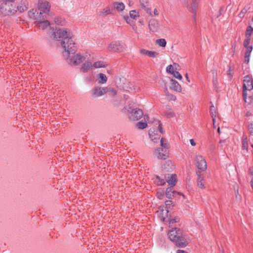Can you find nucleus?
<instances>
[{"label":"nucleus","instance_id":"bf43d9fd","mask_svg":"<svg viewBox=\"0 0 253 253\" xmlns=\"http://www.w3.org/2000/svg\"><path fill=\"white\" fill-rule=\"evenodd\" d=\"M249 173L251 175L253 176V167H250L249 169Z\"/></svg>","mask_w":253,"mask_h":253},{"label":"nucleus","instance_id":"f8f14e48","mask_svg":"<svg viewBox=\"0 0 253 253\" xmlns=\"http://www.w3.org/2000/svg\"><path fill=\"white\" fill-rule=\"evenodd\" d=\"M85 58L80 54H77L70 58V63L74 65H78L85 60Z\"/></svg>","mask_w":253,"mask_h":253},{"label":"nucleus","instance_id":"6e6d98bb","mask_svg":"<svg viewBox=\"0 0 253 253\" xmlns=\"http://www.w3.org/2000/svg\"><path fill=\"white\" fill-rule=\"evenodd\" d=\"M149 51V50H147L146 49H142L140 50V53L141 54L148 55Z\"/></svg>","mask_w":253,"mask_h":253},{"label":"nucleus","instance_id":"c9c22d12","mask_svg":"<svg viewBox=\"0 0 253 253\" xmlns=\"http://www.w3.org/2000/svg\"><path fill=\"white\" fill-rule=\"evenodd\" d=\"M197 186L201 189L205 188L204 179L203 178L197 179Z\"/></svg>","mask_w":253,"mask_h":253},{"label":"nucleus","instance_id":"ea45409f","mask_svg":"<svg viewBox=\"0 0 253 253\" xmlns=\"http://www.w3.org/2000/svg\"><path fill=\"white\" fill-rule=\"evenodd\" d=\"M165 195V193L163 190L158 191L157 193V198L160 200L163 199Z\"/></svg>","mask_w":253,"mask_h":253},{"label":"nucleus","instance_id":"338daca9","mask_svg":"<svg viewBox=\"0 0 253 253\" xmlns=\"http://www.w3.org/2000/svg\"><path fill=\"white\" fill-rule=\"evenodd\" d=\"M212 83H213V84L214 85V86L215 87H216V84H217V80H213V81H212Z\"/></svg>","mask_w":253,"mask_h":253},{"label":"nucleus","instance_id":"2f4dec72","mask_svg":"<svg viewBox=\"0 0 253 253\" xmlns=\"http://www.w3.org/2000/svg\"><path fill=\"white\" fill-rule=\"evenodd\" d=\"M93 66L95 68H104L106 67V64L102 61H98L95 62L93 64Z\"/></svg>","mask_w":253,"mask_h":253},{"label":"nucleus","instance_id":"3c124183","mask_svg":"<svg viewBox=\"0 0 253 253\" xmlns=\"http://www.w3.org/2000/svg\"><path fill=\"white\" fill-rule=\"evenodd\" d=\"M247 12V9L246 8H244L240 12V13H239V16L240 17H244V15Z\"/></svg>","mask_w":253,"mask_h":253},{"label":"nucleus","instance_id":"a211bd4d","mask_svg":"<svg viewBox=\"0 0 253 253\" xmlns=\"http://www.w3.org/2000/svg\"><path fill=\"white\" fill-rule=\"evenodd\" d=\"M92 67V65L91 62L86 61L82 65L80 68V70L83 73H86L91 69Z\"/></svg>","mask_w":253,"mask_h":253},{"label":"nucleus","instance_id":"473e14b6","mask_svg":"<svg viewBox=\"0 0 253 253\" xmlns=\"http://www.w3.org/2000/svg\"><path fill=\"white\" fill-rule=\"evenodd\" d=\"M156 43L159 45V46L165 47L167 44V42L164 39H158L156 41Z\"/></svg>","mask_w":253,"mask_h":253},{"label":"nucleus","instance_id":"1a4fd4ad","mask_svg":"<svg viewBox=\"0 0 253 253\" xmlns=\"http://www.w3.org/2000/svg\"><path fill=\"white\" fill-rule=\"evenodd\" d=\"M166 204V212L165 215L164 214V210H162L160 213V217L161 218V220L163 221H166V217L165 216L166 215V217L169 216V210L171 209V207H173L174 206V204L173 202L171 200H167L165 202Z\"/></svg>","mask_w":253,"mask_h":253},{"label":"nucleus","instance_id":"ddd939ff","mask_svg":"<svg viewBox=\"0 0 253 253\" xmlns=\"http://www.w3.org/2000/svg\"><path fill=\"white\" fill-rule=\"evenodd\" d=\"M108 90L107 87H94L93 89V94L96 97H98L106 93Z\"/></svg>","mask_w":253,"mask_h":253},{"label":"nucleus","instance_id":"9b49d317","mask_svg":"<svg viewBox=\"0 0 253 253\" xmlns=\"http://www.w3.org/2000/svg\"><path fill=\"white\" fill-rule=\"evenodd\" d=\"M198 6V0H192V3L190 6H188V10L193 13V21L195 22L197 9Z\"/></svg>","mask_w":253,"mask_h":253},{"label":"nucleus","instance_id":"864d4df0","mask_svg":"<svg viewBox=\"0 0 253 253\" xmlns=\"http://www.w3.org/2000/svg\"><path fill=\"white\" fill-rule=\"evenodd\" d=\"M253 97L252 96H249L248 98H247V101H245V102L249 104H251L253 102Z\"/></svg>","mask_w":253,"mask_h":253},{"label":"nucleus","instance_id":"aec40b11","mask_svg":"<svg viewBox=\"0 0 253 253\" xmlns=\"http://www.w3.org/2000/svg\"><path fill=\"white\" fill-rule=\"evenodd\" d=\"M139 2L141 7L143 9H144L147 13L152 16L151 9L150 8L147 7V5H145V4H147L148 3V0H139Z\"/></svg>","mask_w":253,"mask_h":253},{"label":"nucleus","instance_id":"f3484780","mask_svg":"<svg viewBox=\"0 0 253 253\" xmlns=\"http://www.w3.org/2000/svg\"><path fill=\"white\" fill-rule=\"evenodd\" d=\"M28 13L29 17L34 19H37L38 20L39 19L42 18V16L40 15L39 12L37 9H32Z\"/></svg>","mask_w":253,"mask_h":253},{"label":"nucleus","instance_id":"4be33fe9","mask_svg":"<svg viewBox=\"0 0 253 253\" xmlns=\"http://www.w3.org/2000/svg\"><path fill=\"white\" fill-rule=\"evenodd\" d=\"M177 176L175 174H171L170 176V179L167 180V182L169 185H170V187H173L175 186L177 182Z\"/></svg>","mask_w":253,"mask_h":253},{"label":"nucleus","instance_id":"052dcab7","mask_svg":"<svg viewBox=\"0 0 253 253\" xmlns=\"http://www.w3.org/2000/svg\"><path fill=\"white\" fill-rule=\"evenodd\" d=\"M171 174H166L165 176V179L166 180V181L167 182V180H168L169 179H170V176Z\"/></svg>","mask_w":253,"mask_h":253},{"label":"nucleus","instance_id":"c85d7f7f","mask_svg":"<svg viewBox=\"0 0 253 253\" xmlns=\"http://www.w3.org/2000/svg\"><path fill=\"white\" fill-rule=\"evenodd\" d=\"M155 178L156 179V183L159 186H164L166 184V181L165 179L161 178L159 175H156Z\"/></svg>","mask_w":253,"mask_h":253},{"label":"nucleus","instance_id":"393cba45","mask_svg":"<svg viewBox=\"0 0 253 253\" xmlns=\"http://www.w3.org/2000/svg\"><path fill=\"white\" fill-rule=\"evenodd\" d=\"M113 9L112 8L111 9L109 6H107L102 10L101 14L103 16H106L108 14H113Z\"/></svg>","mask_w":253,"mask_h":253},{"label":"nucleus","instance_id":"72a5a7b5","mask_svg":"<svg viewBox=\"0 0 253 253\" xmlns=\"http://www.w3.org/2000/svg\"><path fill=\"white\" fill-rule=\"evenodd\" d=\"M252 50H246L245 53V60L244 62L246 64H248L250 61V57L251 55V53Z\"/></svg>","mask_w":253,"mask_h":253},{"label":"nucleus","instance_id":"49530a36","mask_svg":"<svg viewBox=\"0 0 253 253\" xmlns=\"http://www.w3.org/2000/svg\"><path fill=\"white\" fill-rule=\"evenodd\" d=\"M158 123L159 124L158 129L160 132H161L162 134H164L165 133V130L163 128L162 124L161 123L160 121H158Z\"/></svg>","mask_w":253,"mask_h":253},{"label":"nucleus","instance_id":"6ab92c4d","mask_svg":"<svg viewBox=\"0 0 253 253\" xmlns=\"http://www.w3.org/2000/svg\"><path fill=\"white\" fill-rule=\"evenodd\" d=\"M27 2L26 0H22L21 5H16V11H19L20 12H23L27 10L28 7L27 6Z\"/></svg>","mask_w":253,"mask_h":253},{"label":"nucleus","instance_id":"4c0bfd02","mask_svg":"<svg viewBox=\"0 0 253 253\" xmlns=\"http://www.w3.org/2000/svg\"><path fill=\"white\" fill-rule=\"evenodd\" d=\"M164 151H162L161 148H158L155 150V154L158 158V156H160L161 157H162L163 155L165 154V153H164Z\"/></svg>","mask_w":253,"mask_h":253},{"label":"nucleus","instance_id":"f257e3e1","mask_svg":"<svg viewBox=\"0 0 253 253\" xmlns=\"http://www.w3.org/2000/svg\"><path fill=\"white\" fill-rule=\"evenodd\" d=\"M72 33L66 28H55L52 34L53 38L61 41V44L68 54H74L77 50L75 42L72 39Z\"/></svg>","mask_w":253,"mask_h":253},{"label":"nucleus","instance_id":"09e8293b","mask_svg":"<svg viewBox=\"0 0 253 253\" xmlns=\"http://www.w3.org/2000/svg\"><path fill=\"white\" fill-rule=\"evenodd\" d=\"M15 0H0V3H7L11 4H15Z\"/></svg>","mask_w":253,"mask_h":253},{"label":"nucleus","instance_id":"69168bd1","mask_svg":"<svg viewBox=\"0 0 253 253\" xmlns=\"http://www.w3.org/2000/svg\"><path fill=\"white\" fill-rule=\"evenodd\" d=\"M177 253H188L184 250H178L176 252Z\"/></svg>","mask_w":253,"mask_h":253},{"label":"nucleus","instance_id":"13d9d810","mask_svg":"<svg viewBox=\"0 0 253 253\" xmlns=\"http://www.w3.org/2000/svg\"><path fill=\"white\" fill-rule=\"evenodd\" d=\"M223 10L224 7L223 6L220 8V9L218 11V14L217 15V17H219L222 14V12Z\"/></svg>","mask_w":253,"mask_h":253},{"label":"nucleus","instance_id":"8fccbe9b","mask_svg":"<svg viewBox=\"0 0 253 253\" xmlns=\"http://www.w3.org/2000/svg\"><path fill=\"white\" fill-rule=\"evenodd\" d=\"M108 91H109V92H111V94L113 96H115L117 94V91L114 88H110L109 89H108Z\"/></svg>","mask_w":253,"mask_h":253},{"label":"nucleus","instance_id":"4d7b16f0","mask_svg":"<svg viewBox=\"0 0 253 253\" xmlns=\"http://www.w3.org/2000/svg\"><path fill=\"white\" fill-rule=\"evenodd\" d=\"M201 171H202L201 170H199H199L196 171V174H197V175L198 176V178L197 179L202 178L201 177Z\"/></svg>","mask_w":253,"mask_h":253},{"label":"nucleus","instance_id":"a18cd8bd","mask_svg":"<svg viewBox=\"0 0 253 253\" xmlns=\"http://www.w3.org/2000/svg\"><path fill=\"white\" fill-rule=\"evenodd\" d=\"M158 54H159V53L155 51H149L148 52V56H149L150 57H155Z\"/></svg>","mask_w":253,"mask_h":253},{"label":"nucleus","instance_id":"5701e85b","mask_svg":"<svg viewBox=\"0 0 253 253\" xmlns=\"http://www.w3.org/2000/svg\"><path fill=\"white\" fill-rule=\"evenodd\" d=\"M38 23L40 24V26H41L43 29H46L49 25L50 23L48 20H44L42 18L39 19L37 20Z\"/></svg>","mask_w":253,"mask_h":253},{"label":"nucleus","instance_id":"37998d69","mask_svg":"<svg viewBox=\"0 0 253 253\" xmlns=\"http://www.w3.org/2000/svg\"><path fill=\"white\" fill-rule=\"evenodd\" d=\"M242 147L244 150H246L247 152L248 151V141H242Z\"/></svg>","mask_w":253,"mask_h":253},{"label":"nucleus","instance_id":"b1692460","mask_svg":"<svg viewBox=\"0 0 253 253\" xmlns=\"http://www.w3.org/2000/svg\"><path fill=\"white\" fill-rule=\"evenodd\" d=\"M168 218V220L169 221V224L170 226H172L173 224L175 223H177L179 222L180 218L178 216H175L173 218H171V215L169 213V216L167 217Z\"/></svg>","mask_w":253,"mask_h":253},{"label":"nucleus","instance_id":"e2e57ef3","mask_svg":"<svg viewBox=\"0 0 253 253\" xmlns=\"http://www.w3.org/2000/svg\"><path fill=\"white\" fill-rule=\"evenodd\" d=\"M190 144L192 146H194L196 145V143L195 142L194 140L193 139H191L190 140Z\"/></svg>","mask_w":253,"mask_h":253},{"label":"nucleus","instance_id":"9d476101","mask_svg":"<svg viewBox=\"0 0 253 253\" xmlns=\"http://www.w3.org/2000/svg\"><path fill=\"white\" fill-rule=\"evenodd\" d=\"M143 116L142 110L139 108L133 109L129 115V118L132 121H137L140 120Z\"/></svg>","mask_w":253,"mask_h":253},{"label":"nucleus","instance_id":"7ed1b4c3","mask_svg":"<svg viewBox=\"0 0 253 253\" xmlns=\"http://www.w3.org/2000/svg\"><path fill=\"white\" fill-rule=\"evenodd\" d=\"M0 12L3 16L14 15L16 12L15 4L0 3Z\"/></svg>","mask_w":253,"mask_h":253},{"label":"nucleus","instance_id":"412c9836","mask_svg":"<svg viewBox=\"0 0 253 253\" xmlns=\"http://www.w3.org/2000/svg\"><path fill=\"white\" fill-rule=\"evenodd\" d=\"M113 7L112 8L113 10L116 9L118 11H123L125 7L124 4L123 2H114L113 3Z\"/></svg>","mask_w":253,"mask_h":253},{"label":"nucleus","instance_id":"680f3d73","mask_svg":"<svg viewBox=\"0 0 253 253\" xmlns=\"http://www.w3.org/2000/svg\"><path fill=\"white\" fill-rule=\"evenodd\" d=\"M149 130H151L153 132V134H156L157 133V130H156L155 128H151Z\"/></svg>","mask_w":253,"mask_h":253},{"label":"nucleus","instance_id":"6e6552de","mask_svg":"<svg viewBox=\"0 0 253 253\" xmlns=\"http://www.w3.org/2000/svg\"><path fill=\"white\" fill-rule=\"evenodd\" d=\"M161 146L162 151H164L165 154L162 157L160 156H158L159 159L166 160L169 157V148L168 143L167 142L166 139L165 138L162 137L161 139Z\"/></svg>","mask_w":253,"mask_h":253},{"label":"nucleus","instance_id":"39448f33","mask_svg":"<svg viewBox=\"0 0 253 253\" xmlns=\"http://www.w3.org/2000/svg\"><path fill=\"white\" fill-rule=\"evenodd\" d=\"M243 82V98L245 101H247V91L251 90L253 89V79L252 76L247 75L244 77Z\"/></svg>","mask_w":253,"mask_h":253},{"label":"nucleus","instance_id":"0eeeda50","mask_svg":"<svg viewBox=\"0 0 253 253\" xmlns=\"http://www.w3.org/2000/svg\"><path fill=\"white\" fill-rule=\"evenodd\" d=\"M195 165L197 168L201 171H205L207 168L206 161L201 155L196 156L195 159Z\"/></svg>","mask_w":253,"mask_h":253},{"label":"nucleus","instance_id":"a878e982","mask_svg":"<svg viewBox=\"0 0 253 253\" xmlns=\"http://www.w3.org/2000/svg\"><path fill=\"white\" fill-rule=\"evenodd\" d=\"M251 42V38H246L245 40L243 42V45L245 47V48H246V50H253V46L252 45H249V44Z\"/></svg>","mask_w":253,"mask_h":253},{"label":"nucleus","instance_id":"2eb2a0df","mask_svg":"<svg viewBox=\"0 0 253 253\" xmlns=\"http://www.w3.org/2000/svg\"><path fill=\"white\" fill-rule=\"evenodd\" d=\"M172 187H169L166 189L165 195L167 198L172 199L176 194V191L173 190Z\"/></svg>","mask_w":253,"mask_h":253},{"label":"nucleus","instance_id":"79ce46f5","mask_svg":"<svg viewBox=\"0 0 253 253\" xmlns=\"http://www.w3.org/2000/svg\"><path fill=\"white\" fill-rule=\"evenodd\" d=\"M136 11L135 10L130 11L129 12L130 17L131 18H132V19H136V18L137 17L139 16V15H137L136 14Z\"/></svg>","mask_w":253,"mask_h":253},{"label":"nucleus","instance_id":"f03ea898","mask_svg":"<svg viewBox=\"0 0 253 253\" xmlns=\"http://www.w3.org/2000/svg\"><path fill=\"white\" fill-rule=\"evenodd\" d=\"M168 235L169 239L178 248H185L188 245L186 234L179 228H172L168 232Z\"/></svg>","mask_w":253,"mask_h":253},{"label":"nucleus","instance_id":"0e129e2a","mask_svg":"<svg viewBox=\"0 0 253 253\" xmlns=\"http://www.w3.org/2000/svg\"><path fill=\"white\" fill-rule=\"evenodd\" d=\"M242 141H248L247 136L246 135L243 134Z\"/></svg>","mask_w":253,"mask_h":253},{"label":"nucleus","instance_id":"e433bc0d","mask_svg":"<svg viewBox=\"0 0 253 253\" xmlns=\"http://www.w3.org/2000/svg\"><path fill=\"white\" fill-rule=\"evenodd\" d=\"M136 127L139 129H144L147 126V124L145 122H139L136 125Z\"/></svg>","mask_w":253,"mask_h":253},{"label":"nucleus","instance_id":"bb28decb","mask_svg":"<svg viewBox=\"0 0 253 253\" xmlns=\"http://www.w3.org/2000/svg\"><path fill=\"white\" fill-rule=\"evenodd\" d=\"M149 135L154 142H157L158 140L160 138V135L159 134L156 133V134H153V132L151 130H149Z\"/></svg>","mask_w":253,"mask_h":253},{"label":"nucleus","instance_id":"7c9ffc66","mask_svg":"<svg viewBox=\"0 0 253 253\" xmlns=\"http://www.w3.org/2000/svg\"><path fill=\"white\" fill-rule=\"evenodd\" d=\"M210 114L212 117L213 123H214L216 118V110L213 104L210 106Z\"/></svg>","mask_w":253,"mask_h":253},{"label":"nucleus","instance_id":"603ef678","mask_svg":"<svg viewBox=\"0 0 253 253\" xmlns=\"http://www.w3.org/2000/svg\"><path fill=\"white\" fill-rule=\"evenodd\" d=\"M227 74L229 77L230 79H231L233 75L231 74V67H229V69L227 71Z\"/></svg>","mask_w":253,"mask_h":253},{"label":"nucleus","instance_id":"c03bdc74","mask_svg":"<svg viewBox=\"0 0 253 253\" xmlns=\"http://www.w3.org/2000/svg\"><path fill=\"white\" fill-rule=\"evenodd\" d=\"M172 75L174 78L179 80H181L182 79V76L178 71H175Z\"/></svg>","mask_w":253,"mask_h":253},{"label":"nucleus","instance_id":"cd10ccee","mask_svg":"<svg viewBox=\"0 0 253 253\" xmlns=\"http://www.w3.org/2000/svg\"><path fill=\"white\" fill-rule=\"evenodd\" d=\"M55 23L58 25L63 26L66 22L65 20L61 17H56L54 18Z\"/></svg>","mask_w":253,"mask_h":253},{"label":"nucleus","instance_id":"4468645a","mask_svg":"<svg viewBox=\"0 0 253 253\" xmlns=\"http://www.w3.org/2000/svg\"><path fill=\"white\" fill-rule=\"evenodd\" d=\"M171 85L170 88L177 92H181L182 88L180 84L175 80L171 79L170 80Z\"/></svg>","mask_w":253,"mask_h":253},{"label":"nucleus","instance_id":"58836bf2","mask_svg":"<svg viewBox=\"0 0 253 253\" xmlns=\"http://www.w3.org/2000/svg\"><path fill=\"white\" fill-rule=\"evenodd\" d=\"M166 71L168 73L171 75L173 74L174 72L175 71L174 70L173 66L171 65H169L167 67Z\"/></svg>","mask_w":253,"mask_h":253},{"label":"nucleus","instance_id":"423d86ee","mask_svg":"<svg viewBox=\"0 0 253 253\" xmlns=\"http://www.w3.org/2000/svg\"><path fill=\"white\" fill-rule=\"evenodd\" d=\"M126 44L119 41L112 42L108 46V49L110 51L120 52L126 48Z\"/></svg>","mask_w":253,"mask_h":253},{"label":"nucleus","instance_id":"dca6fc26","mask_svg":"<svg viewBox=\"0 0 253 253\" xmlns=\"http://www.w3.org/2000/svg\"><path fill=\"white\" fill-rule=\"evenodd\" d=\"M159 28V24L155 20H150L149 23V28L153 32H157Z\"/></svg>","mask_w":253,"mask_h":253},{"label":"nucleus","instance_id":"f704fd0d","mask_svg":"<svg viewBox=\"0 0 253 253\" xmlns=\"http://www.w3.org/2000/svg\"><path fill=\"white\" fill-rule=\"evenodd\" d=\"M253 31V28L251 26H248L246 29V33H245V37L246 38L250 37Z\"/></svg>","mask_w":253,"mask_h":253},{"label":"nucleus","instance_id":"5fc2aeb1","mask_svg":"<svg viewBox=\"0 0 253 253\" xmlns=\"http://www.w3.org/2000/svg\"><path fill=\"white\" fill-rule=\"evenodd\" d=\"M168 96L169 97V100L175 101L176 99V97L175 96L172 94H169Z\"/></svg>","mask_w":253,"mask_h":253},{"label":"nucleus","instance_id":"c756f323","mask_svg":"<svg viewBox=\"0 0 253 253\" xmlns=\"http://www.w3.org/2000/svg\"><path fill=\"white\" fill-rule=\"evenodd\" d=\"M98 76H99L98 83L104 84L107 82V78L105 74H104L103 73H100V74H99Z\"/></svg>","mask_w":253,"mask_h":253},{"label":"nucleus","instance_id":"a19ab883","mask_svg":"<svg viewBox=\"0 0 253 253\" xmlns=\"http://www.w3.org/2000/svg\"><path fill=\"white\" fill-rule=\"evenodd\" d=\"M248 129L250 132V134L253 136V122L249 124Z\"/></svg>","mask_w":253,"mask_h":253},{"label":"nucleus","instance_id":"774afa93","mask_svg":"<svg viewBox=\"0 0 253 253\" xmlns=\"http://www.w3.org/2000/svg\"><path fill=\"white\" fill-rule=\"evenodd\" d=\"M251 116H252V114L250 111H248L246 114V116L247 117Z\"/></svg>","mask_w":253,"mask_h":253},{"label":"nucleus","instance_id":"20e7f679","mask_svg":"<svg viewBox=\"0 0 253 253\" xmlns=\"http://www.w3.org/2000/svg\"><path fill=\"white\" fill-rule=\"evenodd\" d=\"M38 8L39 14L42 16V19L46 18L47 14L49 12L50 8L49 3L45 0H39Z\"/></svg>","mask_w":253,"mask_h":253},{"label":"nucleus","instance_id":"de8ad7c7","mask_svg":"<svg viewBox=\"0 0 253 253\" xmlns=\"http://www.w3.org/2000/svg\"><path fill=\"white\" fill-rule=\"evenodd\" d=\"M165 115L168 118H172L175 116V114L173 112H166Z\"/></svg>","mask_w":253,"mask_h":253}]
</instances>
